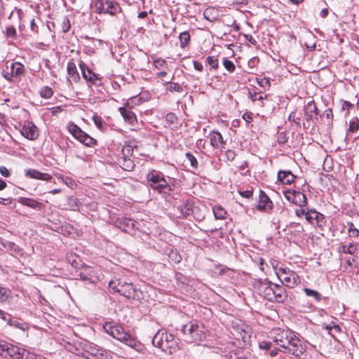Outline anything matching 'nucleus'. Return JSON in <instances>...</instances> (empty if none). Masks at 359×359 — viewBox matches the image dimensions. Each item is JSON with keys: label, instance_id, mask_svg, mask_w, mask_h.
<instances>
[{"label": "nucleus", "instance_id": "1", "mask_svg": "<svg viewBox=\"0 0 359 359\" xmlns=\"http://www.w3.org/2000/svg\"><path fill=\"white\" fill-rule=\"evenodd\" d=\"M269 341L259 343V348L263 350L271 349L273 346L283 348L282 351L300 356L306 351V345L290 330L280 327L273 328L269 334Z\"/></svg>", "mask_w": 359, "mask_h": 359}, {"label": "nucleus", "instance_id": "2", "mask_svg": "<svg viewBox=\"0 0 359 359\" xmlns=\"http://www.w3.org/2000/svg\"><path fill=\"white\" fill-rule=\"evenodd\" d=\"M146 179L148 185L159 193L169 194L171 191L164 175L161 172L152 170L147 174Z\"/></svg>", "mask_w": 359, "mask_h": 359}, {"label": "nucleus", "instance_id": "3", "mask_svg": "<svg viewBox=\"0 0 359 359\" xmlns=\"http://www.w3.org/2000/svg\"><path fill=\"white\" fill-rule=\"evenodd\" d=\"M152 344L163 351L172 353L177 348V343L172 334L159 331L153 338Z\"/></svg>", "mask_w": 359, "mask_h": 359}, {"label": "nucleus", "instance_id": "4", "mask_svg": "<svg viewBox=\"0 0 359 359\" xmlns=\"http://www.w3.org/2000/svg\"><path fill=\"white\" fill-rule=\"evenodd\" d=\"M182 332L185 336V340L191 343L202 341L206 337L204 327L193 322L184 325Z\"/></svg>", "mask_w": 359, "mask_h": 359}, {"label": "nucleus", "instance_id": "5", "mask_svg": "<svg viewBox=\"0 0 359 359\" xmlns=\"http://www.w3.org/2000/svg\"><path fill=\"white\" fill-rule=\"evenodd\" d=\"M263 294L271 302H283L287 298L285 289L281 285L271 282L264 288Z\"/></svg>", "mask_w": 359, "mask_h": 359}, {"label": "nucleus", "instance_id": "6", "mask_svg": "<svg viewBox=\"0 0 359 359\" xmlns=\"http://www.w3.org/2000/svg\"><path fill=\"white\" fill-rule=\"evenodd\" d=\"M276 273L281 282L287 287L292 288L300 283L299 276L288 269L280 268Z\"/></svg>", "mask_w": 359, "mask_h": 359}, {"label": "nucleus", "instance_id": "7", "mask_svg": "<svg viewBox=\"0 0 359 359\" xmlns=\"http://www.w3.org/2000/svg\"><path fill=\"white\" fill-rule=\"evenodd\" d=\"M69 132L80 142L83 144L91 147L94 145L96 141L83 132L77 125L74 123H69L67 126Z\"/></svg>", "mask_w": 359, "mask_h": 359}, {"label": "nucleus", "instance_id": "8", "mask_svg": "<svg viewBox=\"0 0 359 359\" xmlns=\"http://www.w3.org/2000/svg\"><path fill=\"white\" fill-rule=\"evenodd\" d=\"M21 348L5 341H0V355L8 359H21Z\"/></svg>", "mask_w": 359, "mask_h": 359}, {"label": "nucleus", "instance_id": "9", "mask_svg": "<svg viewBox=\"0 0 359 359\" xmlns=\"http://www.w3.org/2000/svg\"><path fill=\"white\" fill-rule=\"evenodd\" d=\"M97 6L100 13H108L111 15L119 10L118 4L111 0H102L97 3Z\"/></svg>", "mask_w": 359, "mask_h": 359}, {"label": "nucleus", "instance_id": "10", "mask_svg": "<svg viewBox=\"0 0 359 359\" xmlns=\"http://www.w3.org/2000/svg\"><path fill=\"white\" fill-rule=\"evenodd\" d=\"M24 72V66L20 62H13L11 67H6V71L3 72L4 77L11 81L12 78L21 75Z\"/></svg>", "mask_w": 359, "mask_h": 359}, {"label": "nucleus", "instance_id": "11", "mask_svg": "<svg viewBox=\"0 0 359 359\" xmlns=\"http://www.w3.org/2000/svg\"><path fill=\"white\" fill-rule=\"evenodd\" d=\"M124 287H121V294L128 298L133 299H139L141 297V292L136 289L133 284L131 283H126V285H123Z\"/></svg>", "mask_w": 359, "mask_h": 359}, {"label": "nucleus", "instance_id": "12", "mask_svg": "<svg viewBox=\"0 0 359 359\" xmlns=\"http://www.w3.org/2000/svg\"><path fill=\"white\" fill-rule=\"evenodd\" d=\"M104 328L107 333L120 341H122L127 334L121 326H111L110 323H106Z\"/></svg>", "mask_w": 359, "mask_h": 359}, {"label": "nucleus", "instance_id": "13", "mask_svg": "<svg viewBox=\"0 0 359 359\" xmlns=\"http://www.w3.org/2000/svg\"><path fill=\"white\" fill-rule=\"evenodd\" d=\"M21 134L25 137L34 140L38 137V130L33 123L26 122L21 129Z\"/></svg>", "mask_w": 359, "mask_h": 359}, {"label": "nucleus", "instance_id": "14", "mask_svg": "<svg viewBox=\"0 0 359 359\" xmlns=\"http://www.w3.org/2000/svg\"><path fill=\"white\" fill-rule=\"evenodd\" d=\"M128 107H130L128 102L125 103L124 107H120L118 110L124 120L133 126L137 123V118L135 113L129 110Z\"/></svg>", "mask_w": 359, "mask_h": 359}, {"label": "nucleus", "instance_id": "15", "mask_svg": "<svg viewBox=\"0 0 359 359\" xmlns=\"http://www.w3.org/2000/svg\"><path fill=\"white\" fill-rule=\"evenodd\" d=\"M272 201L263 191H261L259 194V201L257 205V209L269 212L272 210Z\"/></svg>", "mask_w": 359, "mask_h": 359}, {"label": "nucleus", "instance_id": "16", "mask_svg": "<svg viewBox=\"0 0 359 359\" xmlns=\"http://www.w3.org/2000/svg\"><path fill=\"white\" fill-rule=\"evenodd\" d=\"M81 70L82 72L83 76L84 79L91 83L95 84L96 81L98 80L97 76L93 73L87 66L86 65L81 62L79 65Z\"/></svg>", "mask_w": 359, "mask_h": 359}, {"label": "nucleus", "instance_id": "17", "mask_svg": "<svg viewBox=\"0 0 359 359\" xmlns=\"http://www.w3.org/2000/svg\"><path fill=\"white\" fill-rule=\"evenodd\" d=\"M25 175L29 178L43 181H50L52 179L51 175L49 174L41 172L40 171L34 169H29L26 170Z\"/></svg>", "mask_w": 359, "mask_h": 359}, {"label": "nucleus", "instance_id": "18", "mask_svg": "<svg viewBox=\"0 0 359 359\" xmlns=\"http://www.w3.org/2000/svg\"><path fill=\"white\" fill-rule=\"evenodd\" d=\"M231 333L238 340L242 339L245 341L246 339L250 337L249 332L240 325H233Z\"/></svg>", "mask_w": 359, "mask_h": 359}, {"label": "nucleus", "instance_id": "19", "mask_svg": "<svg viewBox=\"0 0 359 359\" xmlns=\"http://www.w3.org/2000/svg\"><path fill=\"white\" fill-rule=\"evenodd\" d=\"M295 178V175L290 171L280 170L278 173V180L285 184H290Z\"/></svg>", "mask_w": 359, "mask_h": 359}, {"label": "nucleus", "instance_id": "20", "mask_svg": "<svg viewBox=\"0 0 359 359\" xmlns=\"http://www.w3.org/2000/svg\"><path fill=\"white\" fill-rule=\"evenodd\" d=\"M137 222L128 218H123L118 222V227L125 232H130V230L136 228Z\"/></svg>", "mask_w": 359, "mask_h": 359}, {"label": "nucleus", "instance_id": "21", "mask_svg": "<svg viewBox=\"0 0 359 359\" xmlns=\"http://www.w3.org/2000/svg\"><path fill=\"white\" fill-rule=\"evenodd\" d=\"M210 144L215 148H218L225 143L222 134L217 131H212L210 133Z\"/></svg>", "mask_w": 359, "mask_h": 359}, {"label": "nucleus", "instance_id": "22", "mask_svg": "<svg viewBox=\"0 0 359 359\" xmlns=\"http://www.w3.org/2000/svg\"><path fill=\"white\" fill-rule=\"evenodd\" d=\"M91 353L97 359H113L109 352L102 348H93L91 350Z\"/></svg>", "mask_w": 359, "mask_h": 359}, {"label": "nucleus", "instance_id": "23", "mask_svg": "<svg viewBox=\"0 0 359 359\" xmlns=\"http://www.w3.org/2000/svg\"><path fill=\"white\" fill-rule=\"evenodd\" d=\"M19 203L26 205L27 207H30L32 208H41L42 206V203L35 201L34 199L28 198H19Z\"/></svg>", "mask_w": 359, "mask_h": 359}, {"label": "nucleus", "instance_id": "24", "mask_svg": "<svg viewBox=\"0 0 359 359\" xmlns=\"http://www.w3.org/2000/svg\"><path fill=\"white\" fill-rule=\"evenodd\" d=\"M178 210H180L181 214L187 217L194 212V205L191 202H187L182 205L178 207Z\"/></svg>", "mask_w": 359, "mask_h": 359}, {"label": "nucleus", "instance_id": "25", "mask_svg": "<svg viewBox=\"0 0 359 359\" xmlns=\"http://www.w3.org/2000/svg\"><path fill=\"white\" fill-rule=\"evenodd\" d=\"M293 204L298 205L300 208L306 206L307 205V199L306 195L297 191V194L294 195Z\"/></svg>", "mask_w": 359, "mask_h": 359}, {"label": "nucleus", "instance_id": "26", "mask_svg": "<svg viewBox=\"0 0 359 359\" xmlns=\"http://www.w3.org/2000/svg\"><path fill=\"white\" fill-rule=\"evenodd\" d=\"M122 341L124 342L126 345L136 350H138L139 347L140 346V343L128 333H127L126 337H124V339H123Z\"/></svg>", "mask_w": 359, "mask_h": 359}, {"label": "nucleus", "instance_id": "27", "mask_svg": "<svg viewBox=\"0 0 359 359\" xmlns=\"http://www.w3.org/2000/svg\"><path fill=\"white\" fill-rule=\"evenodd\" d=\"M126 282L121 279L111 280L109 283V287L113 290L115 292L121 294V287H124L123 285H126Z\"/></svg>", "mask_w": 359, "mask_h": 359}, {"label": "nucleus", "instance_id": "28", "mask_svg": "<svg viewBox=\"0 0 359 359\" xmlns=\"http://www.w3.org/2000/svg\"><path fill=\"white\" fill-rule=\"evenodd\" d=\"M11 299V291L8 288L0 286V303L8 302Z\"/></svg>", "mask_w": 359, "mask_h": 359}, {"label": "nucleus", "instance_id": "29", "mask_svg": "<svg viewBox=\"0 0 359 359\" xmlns=\"http://www.w3.org/2000/svg\"><path fill=\"white\" fill-rule=\"evenodd\" d=\"M323 215L315 211V210H308L306 211V219L310 222L312 223L313 220H316L317 222H319L320 219H323Z\"/></svg>", "mask_w": 359, "mask_h": 359}, {"label": "nucleus", "instance_id": "30", "mask_svg": "<svg viewBox=\"0 0 359 359\" xmlns=\"http://www.w3.org/2000/svg\"><path fill=\"white\" fill-rule=\"evenodd\" d=\"M317 107L313 102H309L305 107V115L306 118L309 119L312 117L313 114H317Z\"/></svg>", "mask_w": 359, "mask_h": 359}, {"label": "nucleus", "instance_id": "31", "mask_svg": "<svg viewBox=\"0 0 359 359\" xmlns=\"http://www.w3.org/2000/svg\"><path fill=\"white\" fill-rule=\"evenodd\" d=\"M212 212L216 219H224L226 218V212L222 206H214Z\"/></svg>", "mask_w": 359, "mask_h": 359}, {"label": "nucleus", "instance_id": "32", "mask_svg": "<svg viewBox=\"0 0 359 359\" xmlns=\"http://www.w3.org/2000/svg\"><path fill=\"white\" fill-rule=\"evenodd\" d=\"M121 167L126 171H131L134 167L135 165L133 163V161L130 159L125 157H123L122 161L120 162Z\"/></svg>", "mask_w": 359, "mask_h": 359}, {"label": "nucleus", "instance_id": "33", "mask_svg": "<svg viewBox=\"0 0 359 359\" xmlns=\"http://www.w3.org/2000/svg\"><path fill=\"white\" fill-rule=\"evenodd\" d=\"M4 246L6 249L14 255H18L20 253V248L13 242H6L5 244H4Z\"/></svg>", "mask_w": 359, "mask_h": 359}, {"label": "nucleus", "instance_id": "34", "mask_svg": "<svg viewBox=\"0 0 359 359\" xmlns=\"http://www.w3.org/2000/svg\"><path fill=\"white\" fill-rule=\"evenodd\" d=\"M180 46L185 48L190 41V34L188 32H183L179 36Z\"/></svg>", "mask_w": 359, "mask_h": 359}, {"label": "nucleus", "instance_id": "35", "mask_svg": "<svg viewBox=\"0 0 359 359\" xmlns=\"http://www.w3.org/2000/svg\"><path fill=\"white\" fill-rule=\"evenodd\" d=\"M359 129V119L353 117L349 122L348 131L355 133Z\"/></svg>", "mask_w": 359, "mask_h": 359}, {"label": "nucleus", "instance_id": "36", "mask_svg": "<svg viewBox=\"0 0 359 359\" xmlns=\"http://www.w3.org/2000/svg\"><path fill=\"white\" fill-rule=\"evenodd\" d=\"M223 65L224 68L230 73H232L235 71L236 67L234 63L227 59L226 57H224L222 60Z\"/></svg>", "mask_w": 359, "mask_h": 359}, {"label": "nucleus", "instance_id": "37", "mask_svg": "<svg viewBox=\"0 0 359 359\" xmlns=\"http://www.w3.org/2000/svg\"><path fill=\"white\" fill-rule=\"evenodd\" d=\"M304 291L307 296L312 297L317 301H320L321 299V294L316 290L309 288H304Z\"/></svg>", "mask_w": 359, "mask_h": 359}, {"label": "nucleus", "instance_id": "38", "mask_svg": "<svg viewBox=\"0 0 359 359\" xmlns=\"http://www.w3.org/2000/svg\"><path fill=\"white\" fill-rule=\"evenodd\" d=\"M185 156H186V158H187V160L189 161L191 167L193 169H197L198 168V161L195 158V156L189 152H187L185 154Z\"/></svg>", "mask_w": 359, "mask_h": 359}, {"label": "nucleus", "instance_id": "39", "mask_svg": "<svg viewBox=\"0 0 359 359\" xmlns=\"http://www.w3.org/2000/svg\"><path fill=\"white\" fill-rule=\"evenodd\" d=\"M67 72L71 76L76 79L78 76L77 69L76 65L73 62H69L67 65Z\"/></svg>", "mask_w": 359, "mask_h": 359}, {"label": "nucleus", "instance_id": "40", "mask_svg": "<svg viewBox=\"0 0 359 359\" xmlns=\"http://www.w3.org/2000/svg\"><path fill=\"white\" fill-rule=\"evenodd\" d=\"M206 62L211 67L212 69H217L219 67V61L217 58L214 56H208L206 58Z\"/></svg>", "mask_w": 359, "mask_h": 359}, {"label": "nucleus", "instance_id": "41", "mask_svg": "<svg viewBox=\"0 0 359 359\" xmlns=\"http://www.w3.org/2000/svg\"><path fill=\"white\" fill-rule=\"evenodd\" d=\"M20 354L22 358L25 357L26 359H36V355L29 350L21 348Z\"/></svg>", "mask_w": 359, "mask_h": 359}, {"label": "nucleus", "instance_id": "42", "mask_svg": "<svg viewBox=\"0 0 359 359\" xmlns=\"http://www.w3.org/2000/svg\"><path fill=\"white\" fill-rule=\"evenodd\" d=\"M297 191L287 189L283 191V194L285 198L289 201L293 203L294 199V195L297 194Z\"/></svg>", "mask_w": 359, "mask_h": 359}, {"label": "nucleus", "instance_id": "43", "mask_svg": "<svg viewBox=\"0 0 359 359\" xmlns=\"http://www.w3.org/2000/svg\"><path fill=\"white\" fill-rule=\"evenodd\" d=\"M348 235L350 237L356 238L359 235V230L357 229L353 223H348Z\"/></svg>", "mask_w": 359, "mask_h": 359}, {"label": "nucleus", "instance_id": "44", "mask_svg": "<svg viewBox=\"0 0 359 359\" xmlns=\"http://www.w3.org/2000/svg\"><path fill=\"white\" fill-rule=\"evenodd\" d=\"M8 324L11 325V326H13L16 328H19L20 330H26L28 329V326L27 325V324L25 323H21L17 320H8Z\"/></svg>", "mask_w": 359, "mask_h": 359}, {"label": "nucleus", "instance_id": "45", "mask_svg": "<svg viewBox=\"0 0 359 359\" xmlns=\"http://www.w3.org/2000/svg\"><path fill=\"white\" fill-rule=\"evenodd\" d=\"M68 205L71 210H76L79 209V201L78 199L71 196L68 198Z\"/></svg>", "mask_w": 359, "mask_h": 359}, {"label": "nucleus", "instance_id": "46", "mask_svg": "<svg viewBox=\"0 0 359 359\" xmlns=\"http://www.w3.org/2000/svg\"><path fill=\"white\" fill-rule=\"evenodd\" d=\"M134 149L130 145H125L122 149L123 157L127 158L128 156L133 155Z\"/></svg>", "mask_w": 359, "mask_h": 359}, {"label": "nucleus", "instance_id": "47", "mask_svg": "<svg viewBox=\"0 0 359 359\" xmlns=\"http://www.w3.org/2000/svg\"><path fill=\"white\" fill-rule=\"evenodd\" d=\"M267 97V95L266 94H259L257 93H255L254 94L250 93V98L252 102H255L257 100L262 101Z\"/></svg>", "mask_w": 359, "mask_h": 359}, {"label": "nucleus", "instance_id": "48", "mask_svg": "<svg viewBox=\"0 0 359 359\" xmlns=\"http://www.w3.org/2000/svg\"><path fill=\"white\" fill-rule=\"evenodd\" d=\"M41 95L45 98H49L53 95V90L49 87H44L40 91Z\"/></svg>", "mask_w": 359, "mask_h": 359}, {"label": "nucleus", "instance_id": "49", "mask_svg": "<svg viewBox=\"0 0 359 359\" xmlns=\"http://www.w3.org/2000/svg\"><path fill=\"white\" fill-rule=\"evenodd\" d=\"M357 250V246L355 243H351L346 246V254L353 255Z\"/></svg>", "mask_w": 359, "mask_h": 359}, {"label": "nucleus", "instance_id": "50", "mask_svg": "<svg viewBox=\"0 0 359 359\" xmlns=\"http://www.w3.org/2000/svg\"><path fill=\"white\" fill-rule=\"evenodd\" d=\"M6 36L11 39H14L16 36V30L13 27H9L6 31Z\"/></svg>", "mask_w": 359, "mask_h": 359}, {"label": "nucleus", "instance_id": "51", "mask_svg": "<svg viewBox=\"0 0 359 359\" xmlns=\"http://www.w3.org/2000/svg\"><path fill=\"white\" fill-rule=\"evenodd\" d=\"M336 325L337 324H335L334 322H330L328 324H325L323 326L325 328V330H327L328 331V332L330 335L334 336V333L332 332V330L334 329L333 325Z\"/></svg>", "mask_w": 359, "mask_h": 359}, {"label": "nucleus", "instance_id": "52", "mask_svg": "<svg viewBox=\"0 0 359 359\" xmlns=\"http://www.w3.org/2000/svg\"><path fill=\"white\" fill-rule=\"evenodd\" d=\"M170 257L176 263H179L181 261V256L176 252H171L170 254Z\"/></svg>", "mask_w": 359, "mask_h": 359}, {"label": "nucleus", "instance_id": "53", "mask_svg": "<svg viewBox=\"0 0 359 359\" xmlns=\"http://www.w3.org/2000/svg\"><path fill=\"white\" fill-rule=\"evenodd\" d=\"M93 120L98 128H100V129L102 128L103 121H102V119L101 117L94 116L93 117Z\"/></svg>", "mask_w": 359, "mask_h": 359}, {"label": "nucleus", "instance_id": "54", "mask_svg": "<svg viewBox=\"0 0 359 359\" xmlns=\"http://www.w3.org/2000/svg\"><path fill=\"white\" fill-rule=\"evenodd\" d=\"M226 156L229 161H232L236 157V153L233 151L229 149L226 151Z\"/></svg>", "mask_w": 359, "mask_h": 359}, {"label": "nucleus", "instance_id": "55", "mask_svg": "<svg viewBox=\"0 0 359 359\" xmlns=\"http://www.w3.org/2000/svg\"><path fill=\"white\" fill-rule=\"evenodd\" d=\"M0 173L5 177H8L10 176V172L4 166L0 167Z\"/></svg>", "mask_w": 359, "mask_h": 359}, {"label": "nucleus", "instance_id": "56", "mask_svg": "<svg viewBox=\"0 0 359 359\" xmlns=\"http://www.w3.org/2000/svg\"><path fill=\"white\" fill-rule=\"evenodd\" d=\"M155 66L156 68L163 67L165 64V61L164 60H157L154 62Z\"/></svg>", "mask_w": 359, "mask_h": 359}, {"label": "nucleus", "instance_id": "57", "mask_svg": "<svg viewBox=\"0 0 359 359\" xmlns=\"http://www.w3.org/2000/svg\"><path fill=\"white\" fill-rule=\"evenodd\" d=\"M194 69L199 71V72H201L203 71V65L198 62V61H194Z\"/></svg>", "mask_w": 359, "mask_h": 359}, {"label": "nucleus", "instance_id": "58", "mask_svg": "<svg viewBox=\"0 0 359 359\" xmlns=\"http://www.w3.org/2000/svg\"><path fill=\"white\" fill-rule=\"evenodd\" d=\"M295 214L297 217H300L303 215L306 217V210L302 208V209H297L295 210Z\"/></svg>", "mask_w": 359, "mask_h": 359}, {"label": "nucleus", "instance_id": "59", "mask_svg": "<svg viewBox=\"0 0 359 359\" xmlns=\"http://www.w3.org/2000/svg\"><path fill=\"white\" fill-rule=\"evenodd\" d=\"M83 271H85V273H86V275L89 277H90V279L93 278V269L91 267H89V266H86L83 269Z\"/></svg>", "mask_w": 359, "mask_h": 359}, {"label": "nucleus", "instance_id": "60", "mask_svg": "<svg viewBox=\"0 0 359 359\" xmlns=\"http://www.w3.org/2000/svg\"><path fill=\"white\" fill-rule=\"evenodd\" d=\"M352 104L348 101H344L342 105V108L344 110L349 111V109L351 108Z\"/></svg>", "mask_w": 359, "mask_h": 359}, {"label": "nucleus", "instance_id": "61", "mask_svg": "<svg viewBox=\"0 0 359 359\" xmlns=\"http://www.w3.org/2000/svg\"><path fill=\"white\" fill-rule=\"evenodd\" d=\"M12 203V200L10 198H0V205H8Z\"/></svg>", "mask_w": 359, "mask_h": 359}, {"label": "nucleus", "instance_id": "62", "mask_svg": "<svg viewBox=\"0 0 359 359\" xmlns=\"http://www.w3.org/2000/svg\"><path fill=\"white\" fill-rule=\"evenodd\" d=\"M241 195L245 198H250L252 196V191H244L243 192H241Z\"/></svg>", "mask_w": 359, "mask_h": 359}, {"label": "nucleus", "instance_id": "63", "mask_svg": "<svg viewBox=\"0 0 359 359\" xmlns=\"http://www.w3.org/2000/svg\"><path fill=\"white\" fill-rule=\"evenodd\" d=\"M180 89L181 87L177 83H171V85L170 86V90L180 91Z\"/></svg>", "mask_w": 359, "mask_h": 359}, {"label": "nucleus", "instance_id": "64", "mask_svg": "<svg viewBox=\"0 0 359 359\" xmlns=\"http://www.w3.org/2000/svg\"><path fill=\"white\" fill-rule=\"evenodd\" d=\"M328 13H329L328 8H323V9L320 11V15L322 18H326V17L328 15Z\"/></svg>", "mask_w": 359, "mask_h": 359}]
</instances>
